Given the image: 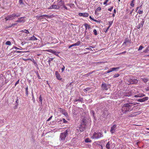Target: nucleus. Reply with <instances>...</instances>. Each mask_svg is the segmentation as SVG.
<instances>
[{
	"label": "nucleus",
	"instance_id": "f257e3e1",
	"mask_svg": "<svg viewBox=\"0 0 149 149\" xmlns=\"http://www.w3.org/2000/svg\"><path fill=\"white\" fill-rule=\"evenodd\" d=\"M134 102H128L127 103L123 104L121 108V111L123 113H126L132 110V106L136 104Z\"/></svg>",
	"mask_w": 149,
	"mask_h": 149
},
{
	"label": "nucleus",
	"instance_id": "f03ea898",
	"mask_svg": "<svg viewBox=\"0 0 149 149\" xmlns=\"http://www.w3.org/2000/svg\"><path fill=\"white\" fill-rule=\"evenodd\" d=\"M20 14L18 13H13L11 15H10L7 16L5 18L6 21L8 20H11L15 19L16 18L20 16Z\"/></svg>",
	"mask_w": 149,
	"mask_h": 149
},
{
	"label": "nucleus",
	"instance_id": "7ed1b4c3",
	"mask_svg": "<svg viewBox=\"0 0 149 149\" xmlns=\"http://www.w3.org/2000/svg\"><path fill=\"white\" fill-rule=\"evenodd\" d=\"M88 122V120L87 118H84L82 119L79 127L80 130H84L85 129Z\"/></svg>",
	"mask_w": 149,
	"mask_h": 149
},
{
	"label": "nucleus",
	"instance_id": "20e7f679",
	"mask_svg": "<svg viewBox=\"0 0 149 149\" xmlns=\"http://www.w3.org/2000/svg\"><path fill=\"white\" fill-rule=\"evenodd\" d=\"M103 135L100 132H95L91 136V138L93 139H97L102 137Z\"/></svg>",
	"mask_w": 149,
	"mask_h": 149
},
{
	"label": "nucleus",
	"instance_id": "39448f33",
	"mask_svg": "<svg viewBox=\"0 0 149 149\" xmlns=\"http://www.w3.org/2000/svg\"><path fill=\"white\" fill-rule=\"evenodd\" d=\"M68 131H65L64 132L61 133L60 135V139L61 140H63L65 139V138L66 136L68 134Z\"/></svg>",
	"mask_w": 149,
	"mask_h": 149
},
{
	"label": "nucleus",
	"instance_id": "423d86ee",
	"mask_svg": "<svg viewBox=\"0 0 149 149\" xmlns=\"http://www.w3.org/2000/svg\"><path fill=\"white\" fill-rule=\"evenodd\" d=\"M25 17H21L18 19V20L15 21L16 22L23 23L25 22V20L24 19L25 18Z\"/></svg>",
	"mask_w": 149,
	"mask_h": 149
},
{
	"label": "nucleus",
	"instance_id": "0eeeda50",
	"mask_svg": "<svg viewBox=\"0 0 149 149\" xmlns=\"http://www.w3.org/2000/svg\"><path fill=\"white\" fill-rule=\"evenodd\" d=\"M130 40L127 38L125 40V41L123 42V45H125L126 46L129 44L130 43Z\"/></svg>",
	"mask_w": 149,
	"mask_h": 149
},
{
	"label": "nucleus",
	"instance_id": "6e6552de",
	"mask_svg": "<svg viewBox=\"0 0 149 149\" xmlns=\"http://www.w3.org/2000/svg\"><path fill=\"white\" fill-rule=\"evenodd\" d=\"M148 99V97H145L142 99H140L136 100L138 102H143L146 101Z\"/></svg>",
	"mask_w": 149,
	"mask_h": 149
},
{
	"label": "nucleus",
	"instance_id": "1a4fd4ad",
	"mask_svg": "<svg viewBox=\"0 0 149 149\" xmlns=\"http://www.w3.org/2000/svg\"><path fill=\"white\" fill-rule=\"evenodd\" d=\"M58 2L57 5L59 7V8L61 6H63L64 4V2L62 0L59 1L58 0Z\"/></svg>",
	"mask_w": 149,
	"mask_h": 149
},
{
	"label": "nucleus",
	"instance_id": "9d476101",
	"mask_svg": "<svg viewBox=\"0 0 149 149\" xmlns=\"http://www.w3.org/2000/svg\"><path fill=\"white\" fill-rule=\"evenodd\" d=\"M132 91H130L129 92H126L124 94V96L126 97H130L132 95L133 93Z\"/></svg>",
	"mask_w": 149,
	"mask_h": 149
},
{
	"label": "nucleus",
	"instance_id": "9b49d317",
	"mask_svg": "<svg viewBox=\"0 0 149 149\" xmlns=\"http://www.w3.org/2000/svg\"><path fill=\"white\" fill-rule=\"evenodd\" d=\"M144 23V21L143 19H142L140 23L136 26V28L138 29H139L140 28L142 27L143 26Z\"/></svg>",
	"mask_w": 149,
	"mask_h": 149
},
{
	"label": "nucleus",
	"instance_id": "f8f14e48",
	"mask_svg": "<svg viewBox=\"0 0 149 149\" xmlns=\"http://www.w3.org/2000/svg\"><path fill=\"white\" fill-rule=\"evenodd\" d=\"M48 9H58L59 8V7L57 5H56L53 4L49 8H48Z\"/></svg>",
	"mask_w": 149,
	"mask_h": 149
},
{
	"label": "nucleus",
	"instance_id": "ddd939ff",
	"mask_svg": "<svg viewBox=\"0 0 149 149\" xmlns=\"http://www.w3.org/2000/svg\"><path fill=\"white\" fill-rule=\"evenodd\" d=\"M145 96V95L143 94V93H139L137 95H135L134 96V97H143Z\"/></svg>",
	"mask_w": 149,
	"mask_h": 149
},
{
	"label": "nucleus",
	"instance_id": "4468645a",
	"mask_svg": "<svg viewBox=\"0 0 149 149\" xmlns=\"http://www.w3.org/2000/svg\"><path fill=\"white\" fill-rule=\"evenodd\" d=\"M79 15L80 16H83L84 17H88L89 15L88 13H79Z\"/></svg>",
	"mask_w": 149,
	"mask_h": 149
},
{
	"label": "nucleus",
	"instance_id": "2eb2a0df",
	"mask_svg": "<svg viewBox=\"0 0 149 149\" xmlns=\"http://www.w3.org/2000/svg\"><path fill=\"white\" fill-rule=\"evenodd\" d=\"M55 74L58 80H61V78L60 74L58 73L57 71H56L55 72Z\"/></svg>",
	"mask_w": 149,
	"mask_h": 149
},
{
	"label": "nucleus",
	"instance_id": "dca6fc26",
	"mask_svg": "<svg viewBox=\"0 0 149 149\" xmlns=\"http://www.w3.org/2000/svg\"><path fill=\"white\" fill-rule=\"evenodd\" d=\"M102 88L104 90L106 91L108 90L107 85L105 84H102Z\"/></svg>",
	"mask_w": 149,
	"mask_h": 149
},
{
	"label": "nucleus",
	"instance_id": "f3484780",
	"mask_svg": "<svg viewBox=\"0 0 149 149\" xmlns=\"http://www.w3.org/2000/svg\"><path fill=\"white\" fill-rule=\"evenodd\" d=\"M74 101L75 102L79 101L82 103L83 102V98L82 97H79V99H75L74 100Z\"/></svg>",
	"mask_w": 149,
	"mask_h": 149
},
{
	"label": "nucleus",
	"instance_id": "a211bd4d",
	"mask_svg": "<svg viewBox=\"0 0 149 149\" xmlns=\"http://www.w3.org/2000/svg\"><path fill=\"white\" fill-rule=\"evenodd\" d=\"M84 26L85 28V31L87 29H90L91 28V26L89 25H88L87 23H85L84 24Z\"/></svg>",
	"mask_w": 149,
	"mask_h": 149
},
{
	"label": "nucleus",
	"instance_id": "6ab92c4d",
	"mask_svg": "<svg viewBox=\"0 0 149 149\" xmlns=\"http://www.w3.org/2000/svg\"><path fill=\"white\" fill-rule=\"evenodd\" d=\"M141 79L145 83H146L149 80L148 78H141Z\"/></svg>",
	"mask_w": 149,
	"mask_h": 149
},
{
	"label": "nucleus",
	"instance_id": "aec40b11",
	"mask_svg": "<svg viewBox=\"0 0 149 149\" xmlns=\"http://www.w3.org/2000/svg\"><path fill=\"white\" fill-rule=\"evenodd\" d=\"M40 17L43 16H45L48 18H51L52 17L51 15H42L41 14L39 15Z\"/></svg>",
	"mask_w": 149,
	"mask_h": 149
},
{
	"label": "nucleus",
	"instance_id": "412c9836",
	"mask_svg": "<svg viewBox=\"0 0 149 149\" xmlns=\"http://www.w3.org/2000/svg\"><path fill=\"white\" fill-rule=\"evenodd\" d=\"M116 125H114L111 127L110 130H114L116 129Z\"/></svg>",
	"mask_w": 149,
	"mask_h": 149
},
{
	"label": "nucleus",
	"instance_id": "4be33fe9",
	"mask_svg": "<svg viewBox=\"0 0 149 149\" xmlns=\"http://www.w3.org/2000/svg\"><path fill=\"white\" fill-rule=\"evenodd\" d=\"M80 44H81L80 41H78L77 42H76L74 44H73V45L74 46H78Z\"/></svg>",
	"mask_w": 149,
	"mask_h": 149
},
{
	"label": "nucleus",
	"instance_id": "5701e85b",
	"mask_svg": "<svg viewBox=\"0 0 149 149\" xmlns=\"http://www.w3.org/2000/svg\"><path fill=\"white\" fill-rule=\"evenodd\" d=\"M37 38L33 36L31 37L29 40H37Z\"/></svg>",
	"mask_w": 149,
	"mask_h": 149
},
{
	"label": "nucleus",
	"instance_id": "b1692460",
	"mask_svg": "<svg viewBox=\"0 0 149 149\" xmlns=\"http://www.w3.org/2000/svg\"><path fill=\"white\" fill-rule=\"evenodd\" d=\"M85 141L86 143H90L91 142V141L89 138H86L85 139Z\"/></svg>",
	"mask_w": 149,
	"mask_h": 149
},
{
	"label": "nucleus",
	"instance_id": "393cba45",
	"mask_svg": "<svg viewBox=\"0 0 149 149\" xmlns=\"http://www.w3.org/2000/svg\"><path fill=\"white\" fill-rule=\"evenodd\" d=\"M110 142H108L106 145V147L108 149H110Z\"/></svg>",
	"mask_w": 149,
	"mask_h": 149
},
{
	"label": "nucleus",
	"instance_id": "a878e982",
	"mask_svg": "<svg viewBox=\"0 0 149 149\" xmlns=\"http://www.w3.org/2000/svg\"><path fill=\"white\" fill-rule=\"evenodd\" d=\"M91 89V88H87L85 89L84 90V91L85 92H86L87 91H89Z\"/></svg>",
	"mask_w": 149,
	"mask_h": 149
},
{
	"label": "nucleus",
	"instance_id": "bb28decb",
	"mask_svg": "<svg viewBox=\"0 0 149 149\" xmlns=\"http://www.w3.org/2000/svg\"><path fill=\"white\" fill-rule=\"evenodd\" d=\"M119 68V67H116V68H111V69H112L113 71H116L117 70H118Z\"/></svg>",
	"mask_w": 149,
	"mask_h": 149
},
{
	"label": "nucleus",
	"instance_id": "cd10ccee",
	"mask_svg": "<svg viewBox=\"0 0 149 149\" xmlns=\"http://www.w3.org/2000/svg\"><path fill=\"white\" fill-rule=\"evenodd\" d=\"M52 53L53 54H54L56 55V56H58V52L55 51H52Z\"/></svg>",
	"mask_w": 149,
	"mask_h": 149
},
{
	"label": "nucleus",
	"instance_id": "c85d7f7f",
	"mask_svg": "<svg viewBox=\"0 0 149 149\" xmlns=\"http://www.w3.org/2000/svg\"><path fill=\"white\" fill-rule=\"evenodd\" d=\"M141 111H137V112H136L135 113H134V115H139L140 114H141Z\"/></svg>",
	"mask_w": 149,
	"mask_h": 149
},
{
	"label": "nucleus",
	"instance_id": "c756f323",
	"mask_svg": "<svg viewBox=\"0 0 149 149\" xmlns=\"http://www.w3.org/2000/svg\"><path fill=\"white\" fill-rule=\"evenodd\" d=\"M134 0H132L130 3V6L133 7H134Z\"/></svg>",
	"mask_w": 149,
	"mask_h": 149
},
{
	"label": "nucleus",
	"instance_id": "7c9ffc66",
	"mask_svg": "<svg viewBox=\"0 0 149 149\" xmlns=\"http://www.w3.org/2000/svg\"><path fill=\"white\" fill-rule=\"evenodd\" d=\"M101 10V8L100 7H98L97 10H96L95 11V13L97 12V11H100Z\"/></svg>",
	"mask_w": 149,
	"mask_h": 149
},
{
	"label": "nucleus",
	"instance_id": "2f4dec72",
	"mask_svg": "<svg viewBox=\"0 0 149 149\" xmlns=\"http://www.w3.org/2000/svg\"><path fill=\"white\" fill-rule=\"evenodd\" d=\"M39 101L41 102V104H42V97L41 95H40V96L39 97Z\"/></svg>",
	"mask_w": 149,
	"mask_h": 149
},
{
	"label": "nucleus",
	"instance_id": "473e14b6",
	"mask_svg": "<svg viewBox=\"0 0 149 149\" xmlns=\"http://www.w3.org/2000/svg\"><path fill=\"white\" fill-rule=\"evenodd\" d=\"M28 94V87H26V94L27 96Z\"/></svg>",
	"mask_w": 149,
	"mask_h": 149
},
{
	"label": "nucleus",
	"instance_id": "72a5a7b5",
	"mask_svg": "<svg viewBox=\"0 0 149 149\" xmlns=\"http://www.w3.org/2000/svg\"><path fill=\"white\" fill-rule=\"evenodd\" d=\"M6 44L7 45H11V43L10 41H8L6 42Z\"/></svg>",
	"mask_w": 149,
	"mask_h": 149
},
{
	"label": "nucleus",
	"instance_id": "f704fd0d",
	"mask_svg": "<svg viewBox=\"0 0 149 149\" xmlns=\"http://www.w3.org/2000/svg\"><path fill=\"white\" fill-rule=\"evenodd\" d=\"M120 76V74H115L113 76V78H115L117 77H119Z\"/></svg>",
	"mask_w": 149,
	"mask_h": 149
},
{
	"label": "nucleus",
	"instance_id": "c9c22d12",
	"mask_svg": "<svg viewBox=\"0 0 149 149\" xmlns=\"http://www.w3.org/2000/svg\"><path fill=\"white\" fill-rule=\"evenodd\" d=\"M144 47L143 46L141 45L139 47V48L138 49V51H140V50H141Z\"/></svg>",
	"mask_w": 149,
	"mask_h": 149
},
{
	"label": "nucleus",
	"instance_id": "e433bc0d",
	"mask_svg": "<svg viewBox=\"0 0 149 149\" xmlns=\"http://www.w3.org/2000/svg\"><path fill=\"white\" fill-rule=\"evenodd\" d=\"M143 13V12L142 10H138V13L139 14H142Z\"/></svg>",
	"mask_w": 149,
	"mask_h": 149
},
{
	"label": "nucleus",
	"instance_id": "4c0bfd02",
	"mask_svg": "<svg viewBox=\"0 0 149 149\" xmlns=\"http://www.w3.org/2000/svg\"><path fill=\"white\" fill-rule=\"evenodd\" d=\"M93 31V32H94V34H95V35L96 36L97 34V30L96 29H95Z\"/></svg>",
	"mask_w": 149,
	"mask_h": 149
},
{
	"label": "nucleus",
	"instance_id": "58836bf2",
	"mask_svg": "<svg viewBox=\"0 0 149 149\" xmlns=\"http://www.w3.org/2000/svg\"><path fill=\"white\" fill-rule=\"evenodd\" d=\"M24 33H26V34L29 33V31L28 30L25 29H24Z\"/></svg>",
	"mask_w": 149,
	"mask_h": 149
},
{
	"label": "nucleus",
	"instance_id": "ea45409f",
	"mask_svg": "<svg viewBox=\"0 0 149 149\" xmlns=\"http://www.w3.org/2000/svg\"><path fill=\"white\" fill-rule=\"evenodd\" d=\"M109 0H105V1L104 2L103 4L105 5H107V3L108 2Z\"/></svg>",
	"mask_w": 149,
	"mask_h": 149
},
{
	"label": "nucleus",
	"instance_id": "a19ab883",
	"mask_svg": "<svg viewBox=\"0 0 149 149\" xmlns=\"http://www.w3.org/2000/svg\"><path fill=\"white\" fill-rule=\"evenodd\" d=\"M54 59V58H49V59L48 60V62H49V63H50V62L52 61Z\"/></svg>",
	"mask_w": 149,
	"mask_h": 149
},
{
	"label": "nucleus",
	"instance_id": "79ce46f5",
	"mask_svg": "<svg viewBox=\"0 0 149 149\" xmlns=\"http://www.w3.org/2000/svg\"><path fill=\"white\" fill-rule=\"evenodd\" d=\"M89 18H90V19H91L93 20V21H94L95 22H97V20L96 19H94L93 18H92V17L91 16H90Z\"/></svg>",
	"mask_w": 149,
	"mask_h": 149
},
{
	"label": "nucleus",
	"instance_id": "37998d69",
	"mask_svg": "<svg viewBox=\"0 0 149 149\" xmlns=\"http://www.w3.org/2000/svg\"><path fill=\"white\" fill-rule=\"evenodd\" d=\"M113 6L111 7L110 8H109L108 9V10H109L110 11H111L113 9Z\"/></svg>",
	"mask_w": 149,
	"mask_h": 149
},
{
	"label": "nucleus",
	"instance_id": "c03bdc74",
	"mask_svg": "<svg viewBox=\"0 0 149 149\" xmlns=\"http://www.w3.org/2000/svg\"><path fill=\"white\" fill-rule=\"evenodd\" d=\"M19 3L20 4H24L22 0H19Z\"/></svg>",
	"mask_w": 149,
	"mask_h": 149
},
{
	"label": "nucleus",
	"instance_id": "a18cd8bd",
	"mask_svg": "<svg viewBox=\"0 0 149 149\" xmlns=\"http://www.w3.org/2000/svg\"><path fill=\"white\" fill-rule=\"evenodd\" d=\"M17 24H16V23H14V24H13L11 25V26H9L8 28H10V27H11L12 26H15V25H16Z\"/></svg>",
	"mask_w": 149,
	"mask_h": 149
},
{
	"label": "nucleus",
	"instance_id": "49530a36",
	"mask_svg": "<svg viewBox=\"0 0 149 149\" xmlns=\"http://www.w3.org/2000/svg\"><path fill=\"white\" fill-rule=\"evenodd\" d=\"M65 69V67L64 65H63V67L62 68H61V70H62V72H63L64 71Z\"/></svg>",
	"mask_w": 149,
	"mask_h": 149
},
{
	"label": "nucleus",
	"instance_id": "de8ad7c7",
	"mask_svg": "<svg viewBox=\"0 0 149 149\" xmlns=\"http://www.w3.org/2000/svg\"><path fill=\"white\" fill-rule=\"evenodd\" d=\"M109 26H110L113 23V22L112 21H109Z\"/></svg>",
	"mask_w": 149,
	"mask_h": 149
},
{
	"label": "nucleus",
	"instance_id": "09e8293b",
	"mask_svg": "<svg viewBox=\"0 0 149 149\" xmlns=\"http://www.w3.org/2000/svg\"><path fill=\"white\" fill-rule=\"evenodd\" d=\"M63 120L65 123H66L67 122V121L66 120L65 118H63Z\"/></svg>",
	"mask_w": 149,
	"mask_h": 149
},
{
	"label": "nucleus",
	"instance_id": "8fccbe9b",
	"mask_svg": "<svg viewBox=\"0 0 149 149\" xmlns=\"http://www.w3.org/2000/svg\"><path fill=\"white\" fill-rule=\"evenodd\" d=\"M63 7L66 10H69L68 8L64 5L63 6Z\"/></svg>",
	"mask_w": 149,
	"mask_h": 149
},
{
	"label": "nucleus",
	"instance_id": "3c124183",
	"mask_svg": "<svg viewBox=\"0 0 149 149\" xmlns=\"http://www.w3.org/2000/svg\"><path fill=\"white\" fill-rule=\"evenodd\" d=\"M52 116H51L50 117H49L47 120V121H49L52 118Z\"/></svg>",
	"mask_w": 149,
	"mask_h": 149
},
{
	"label": "nucleus",
	"instance_id": "603ef678",
	"mask_svg": "<svg viewBox=\"0 0 149 149\" xmlns=\"http://www.w3.org/2000/svg\"><path fill=\"white\" fill-rule=\"evenodd\" d=\"M86 49H87V50H92V49L91 48H90V47H88V48H86Z\"/></svg>",
	"mask_w": 149,
	"mask_h": 149
},
{
	"label": "nucleus",
	"instance_id": "864d4df0",
	"mask_svg": "<svg viewBox=\"0 0 149 149\" xmlns=\"http://www.w3.org/2000/svg\"><path fill=\"white\" fill-rule=\"evenodd\" d=\"M148 49H146L145 50L143 51V52L144 53H146L148 52Z\"/></svg>",
	"mask_w": 149,
	"mask_h": 149
},
{
	"label": "nucleus",
	"instance_id": "5fc2aeb1",
	"mask_svg": "<svg viewBox=\"0 0 149 149\" xmlns=\"http://www.w3.org/2000/svg\"><path fill=\"white\" fill-rule=\"evenodd\" d=\"M99 147H100V148L102 149H103V146L102 145H100V144H99Z\"/></svg>",
	"mask_w": 149,
	"mask_h": 149
},
{
	"label": "nucleus",
	"instance_id": "6e6d98bb",
	"mask_svg": "<svg viewBox=\"0 0 149 149\" xmlns=\"http://www.w3.org/2000/svg\"><path fill=\"white\" fill-rule=\"evenodd\" d=\"M19 79L15 83V86H16V85H17V84H18L19 83Z\"/></svg>",
	"mask_w": 149,
	"mask_h": 149
},
{
	"label": "nucleus",
	"instance_id": "4d7b16f0",
	"mask_svg": "<svg viewBox=\"0 0 149 149\" xmlns=\"http://www.w3.org/2000/svg\"><path fill=\"white\" fill-rule=\"evenodd\" d=\"M32 99L33 100V102H34L35 101V99L34 97V96L33 95V97H32Z\"/></svg>",
	"mask_w": 149,
	"mask_h": 149
},
{
	"label": "nucleus",
	"instance_id": "13d9d810",
	"mask_svg": "<svg viewBox=\"0 0 149 149\" xmlns=\"http://www.w3.org/2000/svg\"><path fill=\"white\" fill-rule=\"evenodd\" d=\"M146 89L147 91H149V86L147 87Z\"/></svg>",
	"mask_w": 149,
	"mask_h": 149
},
{
	"label": "nucleus",
	"instance_id": "bf43d9fd",
	"mask_svg": "<svg viewBox=\"0 0 149 149\" xmlns=\"http://www.w3.org/2000/svg\"><path fill=\"white\" fill-rule=\"evenodd\" d=\"M108 71L109 73H110V72H111L113 71L112 69H111V68L110 70H108Z\"/></svg>",
	"mask_w": 149,
	"mask_h": 149
},
{
	"label": "nucleus",
	"instance_id": "052dcab7",
	"mask_svg": "<svg viewBox=\"0 0 149 149\" xmlns=\"http://www.w3.org/2000/svg\"><path fill=\"white\" fill-rule=\"evenodd\" d=\"M134 83H137L138 82V81L136 79H134Z\"/></svg>",
	"mask_w": 149,
	"mask_h": 149
},
{
	"label": "nucleus",
	"instance_id": "680f3d73",
	"mask_svg": "<svg viewBox=\"0 0 149 149\" xmlns=\"http://www.w3.org/2000/svg\"><path fill=\"white\" fill-rule=\"evenodd\" d=\"M126 52L125 51L123 52H122L120 53L119 54H125Z\"/></svg>",
	"mask_w": 149,
	"mask_h": 149
},
{
	"label": "nucleus",
	"instance_id": "e2e57ef3",
	"mask_svg": "<svg viewBox=\"0 0 149 149\" xmlns=\"http://www.w3.org/2000/svg\"><path fill=\"white\" fill-rule=\"evenodd\" d=\"M22 59L23 60L25 61H26L29 60V59H26V58H22Z\"/></svg>",
	"mask_w": 149,
	"mask_h": 149
},
{
	"label": "nucleus",
	"instance_id": "0e129e2a",
	"mask_svg": "<svg viewBox=\"0 0 149 149\" xmlns=\"http://www.w3.org/2000/svg\"><path fill=\"white\" fill-rule=\"evenodd\" d=\"M66 5L70 7V8L71 7V4L70 3H68L66 4Z\"/></svg>",
	"mask_w": 149,
	"mask_h": 149
},
{
	"label": "nucleus",
	"instance_id": "69168bd1",
	"mask_svg": "<svg viewBox=\"0 0 149 149\" xmlns=\"http://www.w3.org/2000/svg\"><path fill=\"white\" fill-rule=\"evenodd\" d=\"M73 46H73V44L70 45V46H69V48H71V47H73Z\"/></svg>",
	"mask_w": 149,
	"mask_h": 149
},
{
	"label": "nucleus",
	"instance_id": "338daca9",
	"mask_svg": "<svg viewBox=\"0 0 149 149\" xmlns=\"http://www.w3.org/2000/svg\"><path fill=\"white\" fill-rule=\"evenodd\" d=\"M37 76L38 77V78L39 79H40V76L39 75V74L38 73V74H37Z\"/></svg>",
	"mask_w": 149,
	"mask_h": 149
},
{
	"label": "nucleus",
	"instance_id": "774afa93",
	"mask_svg": "<svg viewBox=\"0 0 149 149\" xmlns=\"http://www.w3.org/2000/svg\"><path fill=\"white\" fill-rule=\"evenodd\" d=\"M139 8V6H138V7H136V12L137 11V10Z\"/></svg>",
	"mask_w": 149,
	"mask_h": 149
}]
</instances>
